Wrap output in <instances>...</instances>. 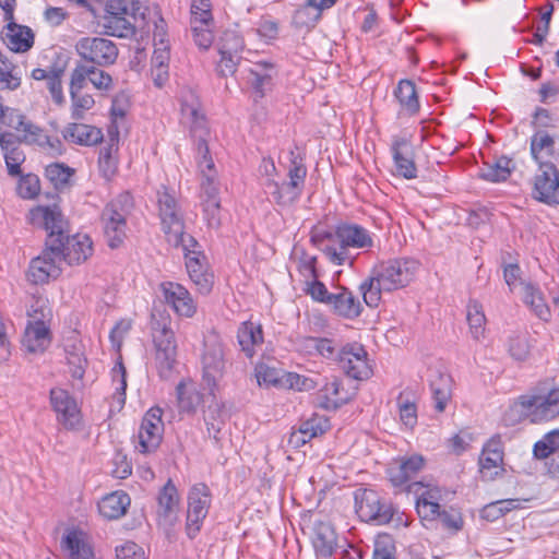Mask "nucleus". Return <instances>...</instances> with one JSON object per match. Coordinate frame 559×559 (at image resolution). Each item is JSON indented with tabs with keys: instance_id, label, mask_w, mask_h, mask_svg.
I'll list each match as a JSON object with an SVG mask.
<instances>
[{
	"instance_id": "obj_1",
	"label": "nucleus",
	"mask_w": 559,
	"mask_h": 559,
	"mask_svg": "<svg viewBox=\"0 0 559 559\" xmlns=\"http://www.w3.org/2000/svg\"><path fill=\"white\" fill-rule=\"evenodd\" d=\"M418 269L414 260L393 259L374 265L370 275L359 285L364 302L377 308L382 293H391L408 285Z\"/></svg>"
},
{
	"instance_id": "obj_2",
	"label": "nucleus",
	"mask_w": 559,
	"mask_h": 559,
	"mask_svg": "<svg viewBox=\"0 0 559 559\" xmlns=\"http://www.w3.org/2000/svg\"><path fill=\"white\" fill-rule=\"evenodd\" d=\"M520 408V416L533 424L547 423L559 417V381L539 382L514 403Z\"/></svg>"
},
{
	"instance_id": "obj_3",
	"label": "nucleus",
	"mask_w": 559,
	"mask_h": 559,
	"mask_svg": "<svg viewBox=\"0 0 559 559\" xmlns=\"http://www.w3.org/2000/svg\"><path fill=\"white\" fill-rule=\"evenodd\" d=\"M133 205L132 195L129 192H122L103 209L100 223L104 237L111 249H117L123 243L127 236V218Z\"/></svg>"
},
{
	"instance_id": "obj_4",
	"label": "nucleus",
	"mask_w": 559,
	"mask_h": 559,
	"mask_svg": "<svg viewBox=\"0 0 559 559\" xmlns=\"http://www.w3.org/2000/svg\"><path fill=\"white\" fill-rule=\"evenodd\" d=\"M355 510L364 522H372L377 525L389 524L396 509L393 503L380 497L369 488H359L354 492Z\"/></svg>"
},
{
	"instance_id": "obj_5",
	"label": "nucleus",
	"mask_w": 559,
	"mask_h": 559,
	"mask_svg": "<svg viewBox=\"0 0 559 559\" xmlns=\"http://www.w3.org/2000/svg\"><path fill=\"white\" fill-rule=\"evenodd\" d=\"M163 411L158 406L151 407L143 416L138 433L133 437V445L141 454L154 453L160 445L164 435Z\"/></svg>"
},
{
	"instance_id": "obj_6",
	"label": "nucleus",
	"mask_w": 559,
	"mask_h": 559,
	"mask_svg": "<svg viewBox=\"0 0 559 559\" xmlns=\"http://www.w3.org/2000/svg\"><path fill=\"white\" fill-rule=\"evenodd\" d=\"M49 402L56 413L57 423L68 431H79L83 426V416L78 402L69 391L62 388H52L49 392Z\"/></svg>"
},
{
	"instance_id": "obj_7",
	"label": "nucleus",
	"mask_w": 559,
	"mask_h": 559,
	"mask_svg": "<svg viewBox=\"0 0 559 559\" xmlns=\"http://www.w3.org/2000/svg\"><path fill=\"white\" fill-rule=\"evenodd\" d=\"M75 50L83 60L97 67L114 64L119 55L117 45L104 37H82L76 41Z\"/></svg>"
},
{
	"instance_id": "obj_8",
	"label": "nucleus",
	"mask_w": 559,
	"mask_h": 559,
	"mask_svg": "<svg viewBox=\"0 0 559 559\" xmlns=\"http://www.w3.org/2000/svg\"><path fill=\"white\" fill-rule=\"evenodd\" d=\"M211 506V490L203 484H195L188 495V512L186 531L189 538L193 539L201 530L203 520Z\"/></svg>"
},
{
	"instance_id": "obj_9",
	"label": "nucleus",
	"mask_w": 559,
	"mask_h": 559,
	"mask_svg": "<svg viewBox=\"0 0 559 559\" xmlns=\"http://www.w3.org/2000/svg\"><path fill=\"white\" fill-rule=\"evenodd\" d=\"M202 379L212 394L226 373V359L223 344L218 341L205 342L201 359Z\"/></svg>"
},
{
	"instance_id": "obj_10",
	"label": "nucleus",
	"mask_w": 559,
	"mask_h": 559,
	"mask_svg": "<svg viewBox=\"0 0 559 559\" xmlns=\"http://www.w3.org/2000/svg\"><path fill=\"white\" fill-rule=\"evenodd\" d=\"M178 248L183 251L186 267L191 281L202 294L210 293L213 286V274L207 271L205 255L201 251L200 243L195 240V243L188 246V242L185 241Z\"/></svg>"
},
{
	"instance_id": "obj_11",
	"label": "nucleus",
	"mask_w": 559,
	"mask_h": 559,
	"mask_svg": "<svg viewBox=\"0 0 559 559\" xmlns=\"http://www.w3.org/2000/svg\"><path fill=\"white\" fill-rule=\"evenodd\" d=\"M32 222L38 224L47 231L45 247H52L59 250L61 240L68 235L64 233V219L60 209L53 206H37L32 210Z\"/></svg>"
},
{
	"instance_id": "obj_12",
	"label": "nucleus",
	"mask_w": 559,
	"mask_h": 559,
	"mask_svg": "<svg viewBox=\"0 0 559 559\" xmlns=\"http://www.w3.org/2000/svg\"><path fill=\"white\" fill-rule=\"evenodd\" d=\"M343 355L338 366L344 373L355 380H367L372 376L368 353L364 345L357 342L343 346Z\"/></svg>"
},
{
	"instance_id": "obj_13",
	"label": "nucleus",
	"mask_w": 559,
	"mask_h": 559,
	"mask_svg": "<svg viewBox=\"0 0 559 559\" xmlns=\"http://www.w3.org/2000/svg\"><path fill=\"white\" fill-rule=\"evenodd\" d=\"M346 538H340L331 523H317V559H338L349 555Z\"/></svg>"
},
{
	"instance_id": "obj_14",
	"label": "nucleus",
	"mask_w": 559,
	"mask_h": 559,
	"mask_svg": "<svg viewBox=\"0 0 559 559\" xmlns=\"http://www.w3.org/2000/svg\"><path fill=\"white\" fill-rule=\"evenodd\" d=\"M534 198L548 205H559V170L557 166H538L534 178Z\"/></svg>"
},
{
	"instance_id": "obj_15",
	"label": "nucleus",
	"mask_w": 559,
	"mask_h": 559,
	"mask_svg": "<svg viewBox=\"0 0 559 559\" xmlns=\"http://www.w3.org/2000/svg\"><path fill=\"white\" fill-rule=\"evenodd\" d=\"M59 250L45 247L41 254L32 259L28 267V278L34 284H44L49 278H57L61 273Z\"/></svg>"
},
{
	"instance_id": "obj_16",
	"label": "nucleus",
	"mask_w": 559,
	"mask_h": 559,
	"mask_svg": "<svg viewBox=\"0 0 559 559\" xmlns=\"http://www.w3.org/2000/svg\"><path fill=\"white\" fill-rule=\"evenodd\" d=\"M407 491L416 495V511L420 519H432L440 509L441 490L437 486L412 481L407 485Z\"/></svg>"
},
{
	"instance_id": "obj_17",
	"label": "nucleus",
	"mask_w": 559,
	"mask_h": 559,
	"mask_svg": "<svg viewBox=\"0 0 559 559\" xmlns=\"http://www.w3.org/2000/svg\"><path fill=\"white\" fill-rule=\"evenodd\" d=\"M390 151L395 167V175L408 180L415 179L418 170L414 160L412 142L403 136H394Z\"/></svg>"
},
{
	"instance_id": "obj_18",
	"label": "nucleus",
	"mask_w": 559,
	"mask_h": 559,
	"mask_svg": "<svg viewBox=\"0 0 559 559\" xmlns=\"http://www.w3.org/2000/svg\"><path fill=\"white\" fill-rule=\"evenodd\" d=\"M426 460L420 454L400 457L386 469L390 483L394 487H403L412 481L424 468Z\"/></svg>"
},
{
	"instance_id": "obj_19",
	"label": "nucleus",
	"mask_w": 559,
	"mask_h": 559,
	"mask_svg": "<svg viewBox=\"0 0 559 559\" xmlns=\"http://www.w3.org/2000/svg\"><path fill=\"white\" fill-rule=\"evenodd\" d=\"M153 343L156 349L155 361L158 376L168 379L176 364L177 345L174 332L155 334Z\"/></svg>"
},
{
	"instance_id": "obj_20",
	"label": "nucleus",
	"mask_w": 559,
	"mask_h": 559,
	"mask_svg": "<svg viewBox=\"0 0 559 559\" xmlns=\"http://www.w3.org/2000/svg\"><path fill=\"white\" fill-rule=\"evenodd\" d=\"M59 261L69 265H78L86 261L93 253V242L87 235L67 236L59 247Z\"/></svg>"
},
{
	"instance_id": "obj_21",
	"label": "nucleus",
	"mask_w": 559,
	"mask_h": 559,
	"mask_svg": "<svg viewBox=\"0 0 559 559\" xmlns=\"http://www.w3.org/2000/svg\"><path fill=\"white\" fill-rule=\"evenodd\" d=\"M165 301L174 309V311L186 318H191L197 312L194 304L189 290L181 284L174 282H163L160 284Z\"/></svg>"
},
{
	"instance_id": "obj_22",
	"label": "nucleus",
	"mask_w": 559,
	"mask_h": 559,
	"mask_svg": "<svg viewBox=\"0 0 559 559\" xmlns=\"http://www.w3.org/2000/svg\"><path fill=\"white\" fill-rule=\"evenodd\" d=\"M531 155L538 166H557L559 163V148L552 135L546 130H537L531 136Z\"/></svg>"
},
{
	"instance_id": "obj_23",
	"label": "nucleus",
	"mask_w": 559,
	"mask_h": 559,
	"mask_svg": "<svg viewBox=\"0 0 559 559\" xmlns=\"http://www.w3.org/2000/svg\"><path fill=\"white\" fill-rule=\"evenodd\" d=\"M162 230L169 245L178 248L180 243L188 242V246L195 243V238L186 233V223L181 210L159 216Z\"/></svg>"
},
{
	"instance_id": "obj_24",
	"label": "nucleus",
	"mask_w": 559,
	"mask_h": 559,
	"mask_svg": "<svg viewBox=\"0 0 559 559\" xmlns=\"http://www.w3.org/2000/svg\"><path fill=\"white\" fill-rule=\"evenodd\" d=\"M334 237L341 242V248L370 249L373 239L368 229L358 224H341L336 227Z\"/></svg>"
},
{
	"instance_id": "obj_25",
	"label": "nucleus",
	"mask_w": 559,
	"mask_h": 559,
	"mask_svg": "<svg viewBox=\"0 0 559 559\" xmlns=\"http://www.w3.org/2000/svg\"><path fill=\"white\" fill-rule=\"evenodd\" d=\"M157 504L158 518L173 525L177 521L180 504V496L173 479L169 478L159 489Z\"/></svg>"
},
{
	"instance_id": "obj_26",
	"label": "nucleus",
	"mask_w": 559,
	"mask_h": 559,
	"mask_svg": "<svg viewBox=\"0 0 559 559\" xmlns=\"http://www.w3.org/2000/svg\"><path fill=\"white\" fill-rule=\"evenodd\" d=\"M3 40L13 52H25L34 45V33L31 27L20 25L14 20L7 21Z\"/></svg>"
},
{
	"instance_id": "obj_27",
	"label": "nucleus",
	"mask_w": 559,
	"mask_h": 559,
	"mask_svg": "<svg viewBox=\"0 0 559 559\" xmlns=\"http://www.w3.org/2000/svg\"><path fill=\"white\" fill-rule=\"evenodd\" d=\"M118 130L116 129L115 132L109 130V141L99 151L98 170L100 176L107 181H110L118 171Z\"/></svg>"
},
{
	"instance_id": "obj_28",
	"label": "nucleus",
	"mask_w": 559,
	"mask_h": 559,
	"mask_svg": "<svg viewBox=\"0 0 559 559\" xmlns=\"http://www.w3.org/2000/svg\"><path fill=\"white\" fill-rule=\"evenodd\" d=\"M62 135L66 141L82 146L96 145L104 138L102 129L76 122L69 123L62 131Z\"/></svg>"
},
{
	"instance_id": "obj_29",
	"label": "nucleus",
	"mask_w": 559,
	"mask_h": 559,
	"mask_svg": "<svg viewBox=\"0 0 559 559\" xmlns=\"http://www.w3.org/2000/svg\"><path fill=\"white\" fill-rule=\"evenodd\" d=\"M61 547L69 559H95L87 535L83 531L68 532L61 540Z\"/></svg>"
},
{
	"instance_id": "obj_30",
	"label": "nucleus",
	"mask_w": 559,
	"mask_h": 559,
	"mask_svg": "<svg viewBox=\"0 0 559 559\" xmlns=\"http://www.w3.org/2000/svg\"><path fill=\"white\" fill-rule=\"evenodd\" d=\"M452 378L448 373L432 371L430 373L429 386L433 401V408L437 413L444 412L452 397Z\"/></svg>"
},
{
	"instance_id": "obj_31",
	"label": "nucleus",
	"mask_w": 559,
	"mask_h": 559,
	"mask_svg": "<svg viewBox=\"0 0 559 559\" xmlns=\"http://www.w3.org/2000/svg\"><path fill=\"white\" fill-rule=\"evenodd\" d=\"M342 380L333 376L317 394L318 406L326 411H336L346 403L350 397L347 393L341 392Z\"/></svg>"
},
{
	"instance_id": "obj_32",
	"label": "nucleus",
	"mask_w": 559,
	"mask_h": 559,
	"mask_svg": "<svg viewBox=\"0 0 559 559\" xmlns=\"http://www.w3.org/2000/svg\"><path fill=\"white\" fill-rule=\"evenodd\" d=\"M317 249L320 250L330 262L335 265H343L347 260L354 264V259L348 254V250L341 248V242L328 231H320L317 228Z\"/></svg>"
},
{
	"instance_id": "obj_33",
	"label": "nucleus",
	"mask_w": 559,
	"mask_h": 559,
	"mask_svg": "<svg viewBox=\"0 0 559 559\" xmlns=\"http://www.w3.org/2000/svg\"><path fill=\"white\" fill-rule=\"evenodd\" d=\"M50 343V332L41 320L29 322L25 329L22 341L23 346L29 353H43Z\"/></svg>"
},
{
	"instance_id": "obj_34",
	"label": "nucleus",
	"mask_w": 559,
	"mask_h": 559,
	"mask_svg": "<svg viewBox=\"0 0 559 559\" xmlns=\"http://www.w3.org/2000/svg\"><path fill=\"white\" fill-rule=\"evenodd\" d=\"M131 499L123 490H116L106 495L98 502L99 513L108 520H117L127 513Z\"/></svg>"
},
{
	"instance_id": "obj_35",
	"label": "nucleus",
	"mask_w": 559,
	"mask_h": 559,
	"mask_svg": "<svg viewBox=\"0 0 559 559\" xmlns=\"http://www.w3.org/2000/svg\"><path fill=\"white\" fill-rule=\"evenodd\" d=\"M237 340L246 357L252 358L255 355V346L263 343L262 326L251 321L241 323L238 328Z\"/></svg>"
},
{
	"instance_id": "obj_36",
	"label": "nucleus",
	"mask_w": 559,
	"mask_h": 559,
	"mask_svg": "<svg viewBox=\"0 0 559 559\" xmlns=\"http://www.w3.org/2000/svg\"><path fill=\"white\" fill-rule=\"evenodd\" d=\"M393 94L406 114L415 116L419 112L420 103L414 81L408 79L400 80Z\"/></svg>"
},
{
	"instance_id": "obj_37",
	"label": "nucleus",
	"mask_w": 559,
	"mask_h": 559,
	"mask_svg": "<svg viewBox=\"0 0 559 559\" xmlns=\"http://www.w3.org/2000/svg\"><path fill=\"white\" fill-rule=\"evenodd\" d=\"M503 443L499 435L491 437L483 447L481 454L478 460L480 472L499 467L503 463Z\"/></svg>"
},
{
	"instance_id": "obj_38",
	"label": "nucleus",
	"mask_w": 559,
	"mask_h": 559,
	"mask_svg": "<svg viewBox=\"0 0 559 559\" xmlns=\"http://www.w3.org/2000/svg\"><path fill=\"white\" fill-rule=\"evenodd\" d=\"M177 406L180 414L193 415L203 402V394L193 385L180 381L176 386Z\"/></svg>"
},
{
	"instance_id": "obj_39",
	"label": "nucleus",
	"mask_w": 559,
	"mask_h": 559,
	"mask_svg": "<svg viewBox=\"0 0 559 559\" xmlns=\"http://www.w3.org/2000/svg\"><path fill=\"white\" fill-rule=\"evenodd\" d=\"M514 168L513 159L502 155L492 164L485 163L484 167L479 170V178L489 182L506 181L511 176Z\"/></svg>"
},
{
	"instance_id": "obj_40",
	"label": "nucleus",
	"mask_w": 559,
	"mask_h": 559,
	"mask_svg": "<svg viewBox=\"0 0 559 559\" xmlns=\"http://www.w3.org/2000/svg\"><path fill=\"white\" fill-rule=\"evenodd\" d=\"M523 301L542 321L549 322L551 320L550 307L547 305L544 294L537 285L532 283L525 284Z\"/></svg>"
},
{
	"instance_id": "obj_41",
	"label": "nucleus",
	"mask_w": 559,
	"mask_h": 559,
	"mask_svg": "<svg viewBox=\"0 0 559 559\" xmlns=\"http://www.w3.org/2000/svg\"><path fill=\"white\" fill-rule=\"evenodd\" d=\"M292 24L295 34L301 36L302 39L311 33L314 27V0H307L295 11Z\"/></svg>"
},
{
	"instance_id": "obj_42",
	"label": "nucleus",
	"mask_w": 559,
	"mask_h": 559,
	"mask_svg": "<svg viewBox=\"0 0 559 559\" xmlns=\"http://www.w3.org/2000/svg\"><path fill=\"white\" fill-rule=\"evenodd\" d=\"M362 310L364 308L360 301L353 293L348 288L342 287L334 314L343 319L354 320L361 314Z\"/></svg>"
},
{
	"instance_id": "obj_43",
	"label": "nucleus",
	"mask_w": 559,
	"mask_h": 559,
	"mask_svg": "<svg viewBox=\"0 0 559 559\" xmlns=\"http://www.w3.org/2000/svg\"><path fill=\"white\" fill-rule=\"evenodd\" d=\"M273 69V64L267 61H260L249 70V83L258 97L262 98L265 95V87L272 82V75L270 71Z\"/></svg>"
},
{
	"instance_id": "obj_44",
	"label": "nucleus",
	"mask_w": 559,
	"mask_h": 559,
	"mask_svg": "<svg viewBox=\"0 0 559 559\" xmlns=\"http://www.w3.org/2000/svg\"><path fill=\"white\" fill-rule=\"evenodd\" d=\"M127 16H104L103 27L105 28V34L120 38L132 37L135 34V26Z\"/></svg>"
},
{
	"instance_id": "obj_45",
	"label": "nucleus",
	"mask_w": 559,
	"mask_h": 559,
	"mask_svg": "<svg viewBox=\"0 0 559 559\" xmlns=\"http://www.w3.org/2000/svg\"><path fill=\"white\" fill-rule=\"evenodd\" d=\"M264 189L265 193L270 195L275 203L281 205L290 204L299 197V194L285 182L280 185L272 179H266Z\"/></svg>"
},
{
	"instance_id": "obj_46",
	"label": "nucleus",
	"mask_w": 559,
	"mask_h": 559,
	"mask_svg": "<svg viewBox=\"0 0 559 559\" xmlns=\"http://www.w3.org/2000/svg\"><path fill=\"white\" fill-rule=\"evenodd\" d=\"M559 450V429H554L543 436L533 447V455L537 460L548 459Z\"/></svg>"
},
{
	"instance_id": "obj_47",
	"label": "nucleus",
	"mask_w": 559,
	"mask_h": 559,
	"mask_svg": "<svg viewBox=\"0 0 559 559\" xmlns=\"http://www.w3.org/2000/svg\"><path fill=\"white\" fill-rule=\"evenodd\" d=\"M314 416V414L312 415ZM314 438V418L311 417L301 421L299 427L293 428L288 438V444L294 449H299L306 445Z\"/></svg>"
},
{
	"instance_id": "obj_48",
	"label": "nucleus",
	"mask_w": 559,
	"mask_h": 559,
	"mask_svg": "<svg viewBox=\"0 0 559 559\" xmlns=\"http://www.w3.org/2000/svg\"><path fill=\"white\" fill-rule=\"evenodd\" d=\"M151 331L152 336L155 334H166L174 332L171 330V317L164 305H154L151 312Z\"/></svg>"
},
{
	"instance_id": "obj_49",
	"label": "nucleus",
	"mask_w": 559,
	"mask_h": 559,
	"mask_svg": "<svg viewBox=\"0 0 559 559\" xmlns=\"http://www.w3.org/2000/svg\"><path fill=\"white\" fill-rule=\"evenodd\" d=\"M45 175L57 190H61L69 183L74 169L61 163H53L46 167Z\"/></svg>"
},
{
	"instance_id": "obj_50",
	"label": "nucleus",
	"mask_w": 559,
	"mask_h": 559,
	"mask_svg": "<svg viewBox=\"0 0 559 559\" xmlns=\"http://www.w3.org/2000/svg\"><path fill=\"white\" fill-rule=\"evenodd\" d=\"M472 337L478 341L485 332L486 317L477 301H471L466 316Z\"/></svg>"
},
{
	"instance_id": "obj_51",
	"label": "nucleus",
	"mask_w": 559,
	"mask_h": 559,
	"mask_svg": "<svg viewBox=\"0 0 559 559\" xmlns=\"http://www.w3.org/2000/svg\"><path fill=\"white\" fill-rule=\"evenodd\" d=\"M67 361L70 373L74 379H83L87 366V359L84 357L80 347L76 345L66 347Z\"/></svg>"
},
{
	"instance_id": "obj_52",
	"label": "nucleus",
	"mask_w": 559,
	"mask_h": 559,
	"mask_svg": "<svg viewBox=\"0 0 559 559\" xmlns=\"http://www.w3.org/2000/svg\"><path fill=\"white\" fill-rule=\"evenodd\" d=\"M245 48L243 38L238 32L226 29L223 32L218 41L219 55L240 53Z\"/></svg>"
},
{
	"instance_id": "obj_53",
	"label": "nucleus",
	"mask_w": 559,
	"mask_h": 559,
	"mask_svg": "<svg viewBox=\"0 0 559 559\" xmlns=\"http://www.w3.org/2000/svg\"><path fill=\"white\" fill-rule=\"evenodd\" d=\"M204 421L209 437L214 440L216 445H219L222 440V430L225 426L221 409L217 407H210L207 413L204 415Z\"/></svg>"
},
{
	"instance_id": "obj_54",
	"label": "nucleus",
	"mask_w": 559,
	"mask_h": 559,
	"mask_svg": "<svg viewBox=\"0 0 559 559\" xmlns=\"http://www.w3.org/2000/svg\"><path fill=\"white\" fill-rule=\"evenodd\" d=\"M425 520L430 521V522L437 521L441 524L442 528L452 531V532H457L463 526V519H462L461 513L453 508H450V509H441L440 508L438 510V515L436 514L432 519H425Z\"/></svg>"
},
{
	"instance_id": "obj_55",
	"label": "nucleus",
	"mask_w": 559,
	"mask_h": 559,
	"mask_svg": "<svg viewBox=\"0 0 559 559\" xmlns=\"http://www.w3.org/2000/svg\"><path fill=\"white\" fill-rule=\"evenodd\" d=\"M343 346L333 338L317 337V354L328 359L329 361L338 365L342 355Z\"/></svg>"
},
{
	"instance_id": "obj_56",
	"label": "nucleus",
	"mask_w": 559,
	"mask_h": 559,
	"mask_svg": "<svg viewBox=\"0 0 559 559\" xmlns=\"http://www.w3.org/2000/svg\"><path fill=\"white\" fill-rule=\"evenodd\" d=\"M15 67L0 53V90H16L21 85L20 76L14 73Z\"/></svg>"
},
{
	"instance_id": "obj_57",
	"label": "nucleus",
	"mask_w": 559,
	"mask_h": 559,
	"mask_svg": "<svg viewBox=\"0 0 559 559\" xmlns=\"http://www.w3.org/2000/svg\"><path fill=\"white\" fill-rule=\"evenodd\" d=\"M400 419L409 428L417 424V406L414 401H411L404 392H401L396 399Z\"/></svg>"
},
{
	"instance_id": "obj_58",
	"label": "nucleus",
	"mask_w": 559,
	"mask_h": 559,
	"mask_svg": "<svg viewBox=\"0 0 559 559\" xmlns=\"http://www.w3.org/2000/svg\"><path fill=\"white\" fill-rule=\"evenodd\" d=\"M16 191L22 199L29 200L36 198L40 191L38 176L35 174L21 175Z\"/></svg>"
},
{
	"instance_id": "obj_59",
	"label": "nucleus",
	"mask_w": 559,
	"mask_h": 559,
	"mask_svg": "<svg viewBox=\"0 0 559 559\" xmlns=\"http://www.w3.org/2000/svg\"><path fill=\"white\" fill-rule=\"evenodd\" d=\"M396 547L389 535H379L374 542L372 559H396Z\"/></svg>"
},
{
	"instance_id": "obj_60",
	"label": "nucleus",
	"mask_w": 559,
	"mask_h": 559,
	"mask_svg": "<svg viewBox=\"0 0 559 559\" xmlns=\"http://www.w3.org/2000/svg\"><path fill=\"white\" fill-rule=\"evenodd\" d=\"M298 270L305 278V287L302 290L314 299V257L301 260L299 262Z\"/></svg>"
},
{
	"instance_id": "obj_61",
	"label": "nucleus",
	"mask_w": 559,
	"mask_h": 559,
	"mask_svg": "<svg viewBox=\"0 0 559 559\" xmlns=\"http://www.w3.org/2000/svg\"><path fill=\"white\" fill-rule=\"evenodd\" d=\"M72 100V112L71 117L73 120H82L84 118V111L91 109L95 100L90 94H81L76 92L75 96H70Z\"/></svg>"
},
{
	"instance_id": "obj_62",
	"label": "nucleus",
	"mask_w": 559,
	"mask_h": 559,
	"mask_svg": "<svg viewBox=\"0 0 559 559\" xmlns=\"http://www.w3.org/2000/svg\"><path fill=\"white\" fill-rule=\"evenodd\" d=\"M90 66L78 64L75 67L71 74L70 96L74 97L76 92H81L85 87L86 81H90Z\"/></svg>"
},
{
	"instance_id": "obj_63",
	"label": "nucleus",
	"mask_w": 559,
	"mask_h": 559,
	"mask_svg": "<svg viewBox=\"0 0 559 559\" xmlns=\"http://www.w3.org/2000/svg\"><path fill=\"white\" fill-rule=\"evenodd\" d=\"M162 189L163 190L157 191L158 215L160 216L181 210L175 195L171 194L165 186H163Z\"/></svg>"
},
{
	"instance_id": "obj_64",
	"label": "nucleus",
	"mask_w": 559,
	"mask_h": 559,
	"mask_svg": "<svg viewBox=\"0 0 559 559\" xmlns=\"http://www.w3.org/2000/svg\"><path fill=\"white\" fill-rule=\"evenodd\" d=\"M191 14L194 23L200 22L202 25H209L213 20L210 0H193Z\"/></svg>"
}]
</instances>
